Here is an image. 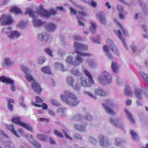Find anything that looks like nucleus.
I'll use <instances>...</instances> for the list:
<instances>
[{
    "label": "nucleus",
    "instance_id": "obj_1",
    "mask_svg": "<svg viewBox=\"0 0 148 148\" xmlns=\"http://www.w3.org/2000/svg\"><path fill=\"white\" fill-rule=\"evenodd\" d=\"M60 97L63 101L71 106H77L79 103L78 98L71 91H64L63 94L61 95Z\"/></svg>",
    "mask_w": 148,
    "mask_h": 148
},
{
    "label": "nucleus",
    "instance_id": "obj_2",
    "mask_svg": "<svg viewBox=\"0 0 148 148\" xmlns=\"http://www.w3.org/2000/svg\"><path fill=\"white\" fill-rule=\"evenodd\" d=\"M73 47L75 52L77 55H80L83 57H89L92 55L90 53H84L83 52L88 49V47L84 44L75 41L73 43Z\"/></svg>",
    "mask_w": 148,
    "mask_h": 148
},
{
    "label": "nucleus",
    "instance_id": "obj_3",
    "mask_svg": "<svg viewBox=\"0 0 148 148\" xmlns=\"http://www.w3.org/2000/svg\"><path fill=\"white\" fill-rule=\"evenodd\" d=\"M36 13L40 16L46 18H49L51 15H55L57 13L55 9L52 8L48 11L44 9V7L42 5L39 6Z\"/></svg>",
    "mask_w": 148,
    "mask_h": 148
},
{
    "label": "nucleus",
    "instance_id": "obj_4",
    "mask_svg": "<svg viewBox=\"0 0 148 148\" xmlns=\"http://www.w3.org/2000/svg\"><path fill=\"white\" fill-rule=\"evenodd\" d=\"M0 22L2 25L5 26L11 24L14 22L12 16L8 14L1 15L0 18Z\"/></svg>",
    "mask_w": 148,
    "mask_h": 148
},
{
    "label": "nucleus",
    "instance_id": "obj_5",
    "mask_svg": "<svg viewBox=\"0 0 148 148\" xmlns=\"http://www.w3.org/2000/svg\"><path fill=\"white\" fill-rule=\"evenodd\" d=\"M104 101L106 104L104 103H102L101 105L104 108L105 112L109 114H113L114 112L113 110L110 109L109 106L106 105V104L109 105L110 108H113L114 106V104L112 102L111 100L110 99L106 100Z\"/></svg>",
    "mask_w": 148,
    "mask_h": 148
},
{
    "label": "nucleus",
    "instance_id": "obj_6",
    "mask_svg": "<svg viewBox=\"0 0 148 148\" xmlns=\"http://www.w3.org/2000/svg\"><path fill=\"white\" fill-rule=\"evenodd\" d=\"M66 81L68 86H71L75 89L77 90L80 89V85L77 82L74 81L73 78L70 76H68L67 77Z\"/></svg>",
    "mask_w": 148,
    "mask_h": 148
},
{
    "label": "nucleus",
    "instance_id": "obj_7",
    "mask_svg": "<svg viewBox=\"0 0 148 148\" xmlns=\"http://www.w3.org/2000/svg\"><path fill=\"white\" fill-rule=\"evenodd\" d=\"M109 121L115 127L120 128L122 130H124L125 128L123 127V124L121 123L120 120L118 118H111L110 119Z\"/></svg>",
    "mask_w": 148,
    "mask_h": 148
},
{
    "label": "nucleus",
    "instance_id": "obj_8",
    "mask_svg": "<svg viewBox=\"0 0 148 148\" xmlns=\"http://www.w3.org/2000/svg\"><path fill=\"white\" fill-rule=\"evenodd\" d=\"M98 140L101 145L104 148H107L110 145L108 139L106 138L103 135L99 136Z\"/></svg>",
    "mask_w": 148,
    "mask_h": 148
},
{
    "label": "nucleus",
    "instance_id": "obj_9",
    "mask_svg": "<svg viewBox=\"0 0 148 148\" xmlns=\"http://www.w3.org/2000/svg\"><path fill=\"white\" fill-rule=\"evenodd\" d=\"M124 111L127 120L129 121L131 124L132 125H135L136 123V121L133 117V114L127 109H125Z\"/></svg>",
    "mask_w": 148,
    "mask_h": 148
},
{
    "label": "nucleus",
    "instance_id": "obj_10",
    "mask_svg": "<svg viewBox=\"0 0 148 148\" xmlns=\"http://www.w3.org/2000/svg\"><path fill=\"white\" fill-rule=\"evenodd\" d=\"M45 28L48 32H54L57 29V26L54 23H46L44 25Z\"/></svg>",
    "mask_w": 148,
    "mask_h": 148
},
{
    "label": "nucleus",
    "instance_id": "obj_11",
    "mask_svg": "<svg viewBox=\"0 0 148 148\" xmlns=\"http://www.w3.org/2000/svg\"><path fill=\"white\" fill-rule=\"evenodd\" d=\"M32 87L34 91L38 94H41L42 89L39 84L35 81L33 82L31 84Z\"/></svg>",
    "mask_w": 148,
    "mask_h": 148
},
{
    "label": "nucleus",
    "instance_id": "obj_12",
    "mask_svg": "<svg viewBox=\"0 0 148 148\" xmlns=\"http://www.w3.org/2000/svg\"><path fill=\"white\" fill-rule=\"evenodd\" d=\"M114 143L116 146L121 147L125 144V141L122 138L117 137L114 138Z\"/></svg>",
    "mask_w": 148,
    "mask_h": 148
},
{
    "label": "nucleus",
    "instance_id": "obj_13",
    "mask_svg": "<svg viewBox=\"0 0 148 148\" xmlns=\"http://www.w3.org/2000/svg\"><path fill=\"white\" fill-rule=\"evenodd\" d=\"M0 81L4 83L11 85H13L14 82L13 80L11 79L8 77L4 75L0 77Z\"/></svg>",
    "mask_w": 148,
    "mask_h": 148
},
{
    "label": "nucleus",
    "instance_id": "obj_14",
    "mask_svg": "<svg viewBox=\"0 0 148 148\" xmlns=\"http://www.w3.org/2000/svg\"><path fill=\"white\" fill-rule=\"evenodd\" d=\"M87 126V124L86 123H83L82 124L77 123L74 125V128L77 130L84 132L86 130Z\"/></svg>",
    "mask_w": 148,
    "mask_h": 148
},
{
    "label": "nucleus",
    "instance_id": "obj_15",
    "mask_svg": "<svg viewBox=\"0 0 148 148\" xmlns=\"http://www.w3.org/2000/svg\"><path fill=\"white\" fill-rule=\"evenodd\" d=\"M102 75L103 77L107 83H110L112 82V76L110 73L107 71L102 72Z\"/></svg>",
    "mask_w": 148,
    "mask_h": 148
},
{
    "label": "nucleus",
    "instance_id": "obj_16",
    "mask_svg": "<svg viewBox=\"0 0 148 148\" xmlns=\"http://www.w3.org/2000/svg\"><path fill=\"white\" fill-rule=\"evenodd\" d=\"M20 35V33L18 31L16 30H14L10 32L8 37L10 39L15 40L17 39L19 37Z\"/></svg>",
    "mask_w": 148,
    "mask_h": 148
},
{
    "label": "nucleus",
    "instance_id": "obj_17",
    "mask_svg": "<svg viewBox=\"0 0 148 148\" xmlns=\"http://www.w3.org/2000/svg\"><path fill=\"white\" fill-rule=\"evenodd\" d=\"M83 61V59L80 55H77V56L75 58L74 60H73L72 65L76 66L79 65L82 63Z\"/></svg>",
    "mask_w": 148,
    "mask_h": 148
},
{
    "label": "nucleus",
    "instance_id": "obj_18",
    "mask_svg": "<svg viewBox=\"0 0 148 148\" xmlns=\"http://www.w3.org/2000/svg\"><path fill=\"white\" fill-rule=\"evenodd\" d=\"M21 117L19 116H14L11 119V121L15 125L21 126L23 122L21 121Z\"/></svg>",
    "mask_w": 148,
    "mask_h": 148
},
{
    "label": "nucleus",
    "instance_id": "obj_19",
    "mask_svg": "<svg viewBox=\"0 0 148 148\" xmlns=\"http://www.w3.org/2000/svg\"><path fill=\"white\" fill-rule=\"evenodd\" d=\"M38 35L37 38L40 41H43L45 42L47 41L48 40L49 36L46 33L44 32L40 34L39 33Z\"/></svg>",
    "mask_w": 148,
    "mask_h": 148
},
{
    "label": "nucleus",
    "instance_id": "obj_20",
    "mask_svg": "<svg viewBox=\"0 0 148 148\" xmlns=\"http://www.w3.org/2000/svg\"><path fill=\"white\" fill-rule=\"evenodd\" d=\"M97 18L103 24L106 23V18L103 13L100 12L96 16Z\"/></svg>",
    "mask_w": 148,
    "mask_h": 148
},
{
    "label": "nucleus",
    "instance_id": "obj_21",
    "mask_svg": "<svg viewBox=\"0 0 148 148\" xmlns=\"http://www.w3.org/2000/svg\"><path fill=\"white\" fill-rule=\"evenodd\" d=\"M80 79H81V84L83 86H89L91 84L94 83V82H92V83L90 82L89 79L88 82L87 79L85 77H82L80 78Z\"/></svg>",
    "mask_w": 148,
    "mask_h": 148
},
{
    "label": "nucleus",
    "instance_id": "obj_22",
    "mask_svg": "<svg viewBox=\"0 0 148 148\" xmlns=\"http://www.w3.org/2000/svg\"><path fill=\"white\" fill-rule=\"evenodd\" d=\"M21 126L30 132H32L33 131L32 126L30 123H25L23 122Z\"/></svg>",
    "mask_w": 148,
    "mask_h": 148
},
{
    "label": "nucleus",
    "instance_id": "obj_23",
    "mask_svg": "<svg viewBox=\"0 0 148 148\" xmlns=\"http://www.w3.org/2000/svg\"><path fill=\"white\" fill-rule=\"evenodd\" d=\"M21 126L30 132H32L33 131L32 126L30 123H25L23 122Z\"/></svg>",
    "mask_w": 148,
    "mask_h": 148
},
{
    "label": "nucleus",
    "instance_id": "obj_24",
    "mask_svg": "<svg viewBox=\"0 0 148 148\" xmlns=\"http://www.w3.org/2000/svg\"><path fill=\"white\" fill-rule=\"evenodd\" d=\"M10 12H13L15 14H22V11L16 6H12L10 9Z\"/></svg>",
    "mask_w": 148,
    "mask_h": 148
},
{
    "label": "nucleus",
    "instance_id": "obj_25",
    "mask_svg": "<svg viewBox=\"0 0 148 148\" xmlns=\"http://www.w3.org/2000/svg\"><path fill=\"white\" fill-rule=\"evenodd\" d=\"M103 51L106 52V55L108 58L110 60L113 59V57L112 55L109 52V48L106 45H104L103 47Z\"/></svg>",
    "mask_w": 148,
    "mask_h": 148
},
{
    "label": "nucleus",
    "instance_id": "obj_26",
    "mask_svg": "<svg viewBox=\"0 0 148 148\" xmlns=\"http://www.w3.org/2000/svg\"><path fill=\"white\" fill-rule=\"evenodd\" d=\"M3 63V66H6L8 67L13 65V63L9 57L4 58V62Z\"/></svg>",
    "mask_w": 148,
    "mask_h": 148
},
{
    "label": "nucleus",
    "instance_id": "obj_27",
    "mask_svg": "<svg viewBox=\"0 0 148 148\" xmlns=\"http://www.w3.org/2000/svg\"><path fill=\"white\" fill-rule=\"evenodd\" d=\"M7 108L10 111H12L13 110L14 106L13 104L14 103V99L11 98L8 100Z\"/></svg>",
    "mask_w": 148,
    "mask_h": 148
},
{
    "label": "nucleus",
    "instance_id": "obj_28",
    "mask_svg": "<svg viewBox=\"0 0 148 148\" xmlns=\"http://www.w3.org/2000/svg\"><path fill=\"white\" fill-rule=\"evenodd\" d=\"M116 34L118 36L119 39L121 40L124 46L127 47V45L125 42V40L124 38H123L122 36L121 33L119 29H118L116 32Z\"/></svg>",
    "mask_w": 148,
    "mask_h": 148
},
{
    "label": "nucleus",
    "instance_id": "obj_29",
    "mask_svg": "<svg viewBox=\"0 0 148 148\" xmlns=\"http://www.w3.org/2000/svg\"><path fill=\"white\" fill-rule=\"evenodd\" d=\"M95 92L96 95L99 96H105L106 94L103 90L99 87H98L95 89Z\"/></svg>",
    "mask_w": 148,
    "mask_h": 148
},
{
    "label": "nucleus",
    "instance_id": "obj_30",
    "mask_svg": "<svg viewBox=\"0 0 148 148\" xmlns=\"http://www.w3.org/2000/svg\"><path fill=\"white\" fill-rule=\"evenodd\" d=\"M53 66L56 69L62 71L65 70L63 64L61 62H56Z\"/></svg>",
    "mask_w": 148,
    "mask_h": 148
},
{
    "label": "nucleus",
    "instance_id": "obj_31",
    "mask_svg": "<svg viewBox=\"0 0 148 148\" xmlns=\"http://www.w3.org/2000/svg\"><path fill=\"white\" fill-rule=\"evenodd\" d=\"M83 72L86 76L88 77L90 82L92 83V82H94V81L93 78L92 77L91 73L88 70L86 69H84L83 70Z\"/></svg>",
    "mask_w": 148,
    "mask_h": 148
},
{
    "label": "nucleus",
    "instance_id": "obj_32",
    "mask_svg": "<svg viewBox=\"0 0 148 148\" xmlns=\"http://www.w3.org/2000/svg\"><path fill=\"white\" fill-rule=\"evenodd\" d=\"M33 22V25L37 27H40L44 24L43 22L38 19H34Z\"/></svg>",
    "mask_w": 148,
    "mask_h": 148
},
{
    "label": "nucleus",
    "instance_id": "obj_33",
    "mask_svg": "<svg viewBox=\"0 0 148 148\" xmlns=\"http://www.w3.org/2000/svg\"><path fill=\"white\" fill-rule=\"evenodd\" d=\"M51 68L50 66H45L42 67L41 68V71L46 74L48 75L51 74L52 72L51 70Z\"/></svg>",
    "mask_w": 148,
    "mask_h": 148
},
{
    "label": "nucleus",
    "instance_id": "obj_34",
    "mask_svg": "<svg viewBox=\"0 0 148 148\" xmlns=\"http://www.w3.org/2000/svg\"><path fill=\"white\" fill-rule=\"evenodd\" d=\"M130 135L131 136V139L134 141L138 140L139 138V136L138 134L134 131L132 130H131L130 131Z\"/></svg>",
    "mask_w": 148,
    "mask_h": 148
},
{
    "label": "nucleus",
    "instance_id": "obj_35",
    "mask_svg": "<svg viewBox=\"0 0 148 148\" xmlns=\"http://www.w3.org/2000/svg\"><path fill=\"white\" fill-rule=\"evenodd\" d=\"M83 118L82 116L79 113H77L72 116L71 119L73 121L76 120L78 121H80L82 120Z\"/></svg>",
    "mask_w": 148,
    "mask_h": 148
},
{
    "label": "nucleus",
    "instance_id": "obj_36",
    "mask_svg": "<svg viewBox=\"0 0 148 148\" xmlns=\"http://www.w3.org/2000/svg\"><path fill=\"white\" fill-rule=\"evenodd\" d=\"M49 136L47 135L38 134L37 135V138L40 140L43 141H46Z\"/></svg>",
    "mask_w": 148,
    "mask_h": 148
},
{
    "label": "nucleus",
    "instance_id": "obj_37",
    "mask_svg": "<svg viewBox=\"0 0 148 148\" xmlns=\"http://www.w3.org/2000/svg\"><path fill=\"white\" fill-rule=\"evenodd\" d=\"M87 66H90L92 68H94L95 66V63L94 60L88 59L86 61Z\"/></svg>",
    "mask_w": 148,
    "mask_h": 148
},
{
    "label": "nucleus",
    "instance_id": "obj_38",
    "mask_svg": "<svg viewBox=\"0 0 148 148\" xmlns=\"http://www.w3.org/2000/svg\"><path fill=\"white\" fill-rule=\"evenodd\" d=\"M116 23H117V24L118 25V26L121 29L123 33L124 34L125 36H128L129 34L128 33V32L125 30V28L123 25H122L121 23H119L118 21H116Z\"/></svg>",
    "mask_w": 148,
    "mask_h": 148
},
{
    "label": "nucleus",
    "instance_id": "obj_39",
    "mask_svg": "<svg viewBox=\"0 0 148 148\" xmlns=\"http://www.w3.org/2000/svg\"><path fill=\"white\" fill-rule=\"evenodd\" d=\"M25 78L29 82H34L35 78L31 75L29 74H26L25 75Z\"/></svg>",
    "mask_w": 148,
    "mask_h": 148
},
{
    "label": "nucleus",
    "instance_id": "obj_40",
    "mask_svg": "<svg viewBox=\"0 0 148 148\" xmlns=\"http://www.w3.org/2000/svg\"><path fill=\"white\" fill-rule=\"evenodd\" d=\"M66 108L64 107L59 108L57 109V112L60 115H64L66 110Z\"/></svg>",
    "mask_w": 148,
    "mask_h": 148
},
{
    "label": "nucleus",
    "instance_id": "obj_41",
    "mask_svg": "<svg viewBox=\"0 0 148 148\" xmlns=\"http://www.w3.org/2000/svg\"><path fill=\"white\" fill-rule=\"evenodd\" d=\"M33 105L34 106L40 108L41 107L43 110H46L48 108L47 105L45 103H43L41 105H40L37 103H35L34 102H33Z\"/></svg>",
    "mask_w": 148,
    "mask_h": 148
},
{
    "label": "nucleus",
    "instance_id": "obj_42",
    "mask_svg": "<svg viewBox=\"0 0 148 148\" xmlns=\"http://www.w3.org/2000/svg\"><path fill=\"white\" fill-rule=\"evenodd\" d=\"M25 137L27 140L29 141L31 143L35 139V138L33 137V135L29 133L25 134Z\"/></svg>",
    "mask_w": 148,
    "mask_h": 148
},
{
    "label": "nucleus",
    "instance_id": "obj_43",
    "mask_svg": "<svg viewBox=\"0 0 148 148\" xmlns=\"http://www.w3.org/2000/svg\"><path fill=\"white\" fill-rule=\"evenodd\" d=\"M91 26L89 28L90 30L92 32L94 33L95 32L97 29V25L93 22H90Z\"/></svg>",
    "mask_w": 148,
    "mask_h": 148
},
{
    "label": "nucleus",
    "instance_id": "obj_44",
    "mask_svg": "<svg viewBox=\"0 0 148 148\" xmlns=\"http://www.w3.org/2000/svg\"><path fill=\"white\" fill-rule=\"evenodd\" d=\"M33 146L36 148H42V146L41 143L38 142V141L35 139L33 142L32 143Z\"/></svg>",
    "mask_w": 148,
    "mask_h": 148
},
{
    "label": "nucleus",
    "instance_id": "obj_45",
    "mask_svg": "<svg viewBox=\"0 0 148 148\" xmlns=\"http://www.w3.org/2000/svg\"><path fill=\"white\" fill-rule=\"evenodd\" d=\"M111 68L114 72L116 73L118 70V67L115 62H113L111 65Z\"/></svg>",
    "mask_w": 148,
    "mask_h": 148
},
{
    "label": "nucleus",
    "instance_id": "obj_46",
    "mask_svg": "<svg viewBox=\"0 0 148 148\" xmlns=\"http://www.w3.org/2000/svg\"><path fill=\"white\" fill-rule=\"evenodd\" d=\"M124 92L127 95H132L133 91L132 90L129 89V87L128 85H126L124 90Z\"/></svg>",
    "mask_w": 148,
    "mask_h": 148
},
{
    "label": "nucleus",
    "instance_id": "obj_47",
    "mask_svg": "<svg viewBox=\"0 0 148 148\" xmlns=\"http://www.w3.org/2000/svg\"><path fill=\"white\" fill-rule=\"evenodd\" d=\"M45 52L47 53L51 57H53V51L49 47L45 48L44 50Z\"/></svg>",
    "mask_w": 148,
    "mask_h": 148
},
{
    "label": "nucleus",
    "instance_id": "obj_48",
    "mask_svg": "<svg viewBox=\"0 0 148 148\" xmlns=\"http://www.w3.org/2000/svg\"><path fill=\"white\" fill-rule=\"evenodd\" d=\"M50 103L53 106L58 107L61 106V104L59 103L58 101L55 99H51L50 101Z\"/></svg>",
    "mask_w": 148,
    "mask_h": 148
},
{
    "label": "nucleus",
    "instance_id": "obj_49",
    "mask_svg": "<svg viewBox=\"0 0 148 148\" xmlns=\"http://www.w3.org/2000/svg\"><path fill=\"white\" fill-rule=\"evenodd\" d=\"M71 73L73 75L76 76H78L81 74L79 70L76 69V68H74L71 70Z\"/></svg>",
    "mask_w": 148,
    "mask_h": 148
},
{
    "label": "nucleus",
    "instance_id": "obj_50",
    "mask_svg": "<svg viewBox=\"0 0 148 148\" xmlns=\"http://www.w3.org/2000/svg\"><path fill=\"white\" fill-rule=\"evenodd\" d=\"M20 68L25 74L29 72V68L26 65H22L20 66Z\"/></svg>",
    "mask_w": 148,
    "mask_h": 148
},
{
    "label": "nucleus",
    "instance_id": "obj_51",
    "mask_svg": "<svg viewBox=\"0 0 148 148\" xmlns=\"http://www.w3.org/2000/svg\"><path fill=\"white\" fill-rule=\"evenodd\" d=\"M140 73L142 77L146 82L148 83V74L143 72H140Z\"/></svg>",
    "mask_w": 148,
    "mask_h": 148
},
{
    "label": "nucleus",
    "instance_id": "obj_52",
    "mask_svg": "<svg viewBox=\"0 0 148 148\" xmlns=\"http://www.w3.org/2000/svg\"><path fill=\"white\" fill-rule=\"evenodd\" d=\"M53 133L55 135L57 136L63 138L64 137V136L61 132H59L56 129H54L53 131Z\"/></svg>",
    "mask_w": 148,
    "mask_h": 148
},
{
    "label": "nucleus",
    "instance_id": "obj_53",
    "mask_svg": "<svg viewBox=\"0 0 148 148\" xmlns=\"http://www.w3.org/2000/svg\"><path fill=\"white\" fill-rule=\"evenodd\" d=\"M25 14H28L32 18H34L35 17L34 14L32 10L31 9L27 8Z\"/></svg>",
    "mask_w": 148,
    "mask_h": 148
},
{
    "label": "nucleus",
    "instance_id": "obj_54",
    "mask_svg": "<svg viewBox=\"0 0 148 148\" xmlns=\"http://www.w3.org/2000/svg\"><path fill=\"white\" fill-rule=\"evenodd\" d=\"M47 60L46 57L45 56H41L38 60V63L40 64L43 63Z\"/></svg>",
    "mask_w": 148,
    "mask_h": 148
},
{
    "label": "nucleus",
    "instance_id": "obj_55",
    "mask_svg": "<svg viewBox=\"0 0 148 148\" xmlns=\"http://www.w3.org/2000/svg\"><path fill=\"white\" fill-rule=\"evenodd\" d=\"M73 37L74 39L77 40L81 41L83 40L82 37L80 35L78 34H75L73 35Z\"/></svg>",
    "mask_w": 148,
    "mask_h": 148
},
{
    "label": "nucleus",
    "instance_id": "obj_56",
    "mask_svg": "<svg viewBox=\"0 0 148 148\" xmlns=\"http://www.w3.org/2000/svg\"><path fill=\"white\" fill-rule=\"evenodd\" d=\"M111 50L114 54L118 55L119 54V52L118 49L115 45L113 46V47H111Z\"/></svg>",
    "mask_w": 148,
    "mask_h": 148
},
{
    "label": "nucleus",
    "instance_id": "obj_57",
    "mask_svg": "<svg viewBox=\"0 0 148 148\" xmlns=\"http://www.w3.org/2000/svg\"><path fill=\"white\" fill-rule=\"evenodd\" d=\"M106 42L107 45L108 46L111 47H113V46L115 45L114 44L112 40L110 39H108L106 40Z\"/></svg>",
    "mask_w": 148,
    "mask_h": 148
},
{
    "label": "nucleus",
    "instance_id": "obj_58",
    "mask_svg": "<svg viewBox=\"0 0 148 148\" xmlns=\"http://www.w3.org/2000/svg\"><path fill=\"white\" fill-rule=\"evenodd\" d=\"M84 93L86 96L90 97L91 98H92L95 99L96 98V96L90 92L86 91Z\"/></svg>",
    "mask_w": 148,
    "mask_h": 148
},
{
    "label": "nucleus",
    "instance_id": "obj_59",
    "mask_svg": "<svg viewBox=\"0 0 148 148\" xmlns=\"http://www.w3.org/2000/svg\"><path fill=\"white\" fill-rule=\"evenodd\" d=\"M96 37L97 38V39H96L95 38H92V40L95 43L99 44L101 42L100 36L97 35L96 36Z\"/></svg>",
    "mask_w": 148,
    "mask_h": 148
},
{
    "label": "nucleus",
    "instance_id": "obj_60",
    "mask_svg": "<svg viewBox=\"0 0 148 148\" xmlns=\"http://www.w3.org/2000/svg\"><path fill=\"white\" fill-rule=\"evenodd\" d=\"M66 61L72 65L73 62V57L72 56H67L66 59Z\"/></svg>",
    "mask_w": 148,
    "mask_h": 148
},
{
    "label": "nucleus",
    "instance_id": "obj_61",
    "mask_svg": "<svg viewBox=\"0 0 148 148\" xmlns=\"http://www.w3.org/2000/svg\"><path fill=\"white\" fill-rule=\"evenodd\" d=\"M62 131L63 132V134L65 136V137L66 138H67V139H69L70 140H72V139L71 138L67 132L65 130L63 129Z\"/></svg>",
    "mask_w": 148,
    "mask_h": 148
},
{
    "label": "nucleus",
    "instance_id": "obj_62",
    "mask_svg": "<svg viewBox=\"0 0 148 148\" xmlns=\"http://www.w3.org/2000/svg\"><path fill=\"white\" fill-rule=\"evenodd\" d=\"M73 138L76 140L80 139L82 138L81 136L79 134L75 133L73 134Z\"/></svg>",
    "mask_w": 148,
    "mask_h": 148
},
{
    "label": "nucleus",
    "instance_id": "obj_63",
    "mask_svg": "<svg viewBox=\"0 0 148 148\" xmlns=\"http://www.w3.org/2000/svg\"><path fill=\"white\" fill-rule=\"evenodd\" d=\"M35 98L36 99L35 101L36 103H41L43 102L42 99L39 96H36Z\"/></svg>",
    "mask_w": 148,
    "mask_h": 148
},
{
    "label": "nucleus",
    "instance_id": "obj_64",
    "mask_svg": "<svg viewBox=\"0 0 148 148\" xmlns=\"http://www.w3.org/2000/svg\"><path fill=\"white\" fill-rule=\"evenodd\" d=\"M65 53V51L64 50L60 49L58 51V55L60 57H62L64 55Z\"/></svg>",
    "mask_w": 148,
    "mask_h": 148
}]
</instances>
